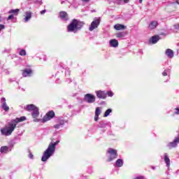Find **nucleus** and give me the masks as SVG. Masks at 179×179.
<instances>
[{
  "label": "nucleus",
  "mask_w": 179,
  "mask_h": 179,
  "mask_svg": "<svg viewBox=\"0 0 179 179\" xmlns=\"http://www.w3.org/2000/svg\"><path fill=\"white\" fill-rule=\"evenodd\" d=\"M16 128V124H14L12 121L8 123V126L1 129V132L2 135H5V136H9V135H12V132L15 131Z\"/></svg>",
  "instance_id": "3"
},
{
  "label": "nucleus",
  "mask_w": 179,
  "mask_h": 179,
  "mask_svg": "<svg viewBox=\"0 0 179 179\" xmlns=\"http://www.w3.org/2000/svg\"><path fill=\"white\" fill-rule=\"evenodd\" d=\"M23 121H26V117L22 116L21 117H17L11 120V122L14 124V125H17L19 122H23Z\"/></svg>",
  "instance_id": "9"
},
{
  "label": "nucleus",
  "mask_w": 179,
  "mask_h": 179,
  "mask_svg": "<svg viewBox=\"0 0 179 179\" xmlns=\"http://www.w3.org/2000/svg\"><path fill=\"white\" fill-rule=\"evenodd\" d=\"M112 112H113V110L111 109L106 110L103 115V117H108L110 115V113Z\"/></svg>",
  "instance_id": "28"
},
{
  "label": "nucleus",
  "mask_w": 179,
  "mask_h": 179,
  "mask_svg": "<svg viewBox=\"0 0 179 179\" xmlns=\"http://www.w3.org/2000/svg\"><path fill=\"white\" fill-rule=\"evenodd\" d=\"M101 114V108L96 107L95 110V115H100Z\"/></svg>",
  "instance_id": "26"
},
{
  "label": "nucleus",
  "mask_w": 179,
  "mask_h": 179,
  "mask_svg": "<svg viewBox=\"0 0 179 179\" xmlns=\"http://www.w3.org/2000/svg\"><path fill=\"white\" fill-rule=\"evenodd\" d=\"M95 93L98 99H107V93L104 91L99 90V91H96Z\"/></svg>",
  "instance_id": "8"
},
{
  "label": "nucleus",
  "mask_w": 179,
  "mask_h": 179,
  "mask_svg": "<svg viewBox=\"0 0 179 179\" xmlns=\"http://www.w3.org/2000/svg\"><path fill=\"white\" fill-rule=\"evenodd\" d=\"M143 0H139L140 3H142Z\"/></svg>",
  "instance_id": "41"
},
{
  "label": "nucleus",
  "mask_w": 179,
  "mask_h": 179,
  "mask_svg": "<svg viewBox=\"0 0 179 179\" xmlns=\"http://www.w3.org/2000/svg\"><path fill=\"white\" fill-rule=\"evenodd\" d=\"M107 152L110 155L107 162H113L114 159H117V157L118 156V154H117V150L109 148Z\"/></svg>",
  "instance_id": "4"
},
{
  "label": "nucleus",
  "mask_w": 179,
  "mask_h": 179,
  "mask_svg": "<svg viewBox=\"0 0 179 179\" xmlns=\"http://www.w3.org/2000/svg\"><path fill=\"white\" fill-rule=\"evenodd\" d=\"M31 73H33V70L30 69H25L22 70V76L24 78H27V76H31Z\"/></svg>",
  "instance_id": "10"
},
{
  "label": "nucleus",
  "mask_w": 179,
  "mask_h": 179,
  "mask_svg": "<svg viewBox=\"0 0 179 179\" xmlns=\"http://www.w3.org/2000/svg\"><path fill=\"white\" fill-rule=\"evenodd\" d=\"M165 54L168 58H174V51H173L171 49H166Z\"/></svg>",
  "instance_id": "11"
},
{
  "label": "nucleus",
  "mask_w": 179,
  "mask_h": 179,
  "mask_svg": "<svg viewBox=\"0 0 179 179\" xmlns=\"http://www.w3.org/2000/svg\"><path fill=\"white\" fill-rule=\"evenodd\" d=\"M114 29L115 30H125V29H127V27H125L124 24H116L114 26Z\"/></svg>",
  "instance_id": "14"
},
{
  "label": "nucleus",
  "mask_w": 179,
  "mask_h": 179,
  "mask_svg": "<svg viewBox=\"0 0 179 179\" xmlns=\"http://www.w3.org/2000/svg\"><path fill=\"white\" fill-rule=\"evenodd\" d=\"M168 147L169 148V149H173V148L177 147V143H175V141H173V142H171L168 144Z\"/></svg>",
  "instance_id": "23"
},
{
  "label": "nucleus",
  "mask_w": 179,
  "mask_h": 179,
  "mask_svg": "<svg viewBox=\"0 0 179 179\" xmlns=\"http://www.w3.org/2000/svg\"><path fill=\"white\" fill-rule=\"evenodd\" d=\"M106 94H108V96L109 97H113V96H114V93H113V92H111V91H108V92L106 93Z\"/></svg>",
  "instance_id": "30"
},
{
  "label": "nucleus",
  "mask_w": 179,
  "mask_h": 179,
  "mask_svg": "<svg viewBox=\"0 0 179 179\" xmlns=\"http://www.w3.org/2000/svg\"><path fill=\"white\" fill-rule=\"evenodd\" d=\"M19 55H20L21 57L26 56V50L24 49L21 50L19 52Z\"/></svg>",
  "instance_id": "29"
},
{
  "label": "nucleus",
  "mask_w": 179,
  "mask_h": 179,
  "mask_svg": "<svg viewBox=\"0 0 179 179\" xmlns=\"http://www.w3.org/2000/svg\"><path fill=\"white\" fill-rule=\"evenodd\" d=\"M109 44L111 45V47L115 48L118 47V41H117L116 39H112L110 41Z\"/></svg>",
  "instance_id": "16"
},
{
  "label": "nucleus",
  "mask_w": 179,
  "mask_h": 179,
  "mask_svg": "<svg viewBox=\"0 0 179 179\" xmlns=\"http://www.w3.org/2000/svg\"><path fill=\"white\" fill-rule=\"evenodd\" d=\"M1 105L2 104H6V99H5V98H1Z\"/></svg>",
  "instance_id": "31"
},
{
  "label": "nucleus",
  "mask_w": 179,
  "mask_h": 179,
  "mask_svg": "<svg viewBox=\"0 0 179 179\" xmlns=\"http://www.w3.org/2000/svg\"><path fill=\"white\" fill-rule=\"evenodd\" d=\"M94 121H99V115H95V116H94Z\"/></svg>",
  "instance_id": "37"
},
{
  "label": "nucleus",
  "mask_w": 179,
  "mask_h": 179,
  "mask_svg": "<svg viewBox=\"0 0 179 179\" xmlns=\"http://www.w3.org/2000/svg\"><path fill=\"white\" fill-rule=\"evenodd\" d=\"M158 24L159 23L157 21H152L148 26V29H150V30H153L157 27Z\"/></svg>",
  "instance_id": "13"
},
{
  "label": "nucleus",
  "mask_w": 179,
  "mask_h": 179,
  "mask_svg": "<svg viewBox=\"0 0 179 179\" xmlns=\"http://www.w3.org/2000/svg\"><path fill=\"white\" fill-rule=\"evenodd\" d=\"M101 179H104V178H101Z\"/></svg>",
  "instance_id": "42"
},
{
  "label": "nucleus",
  "mask_w": 179,
  "mask_h": 179,
  "mask_svg": "<svg viewBox=\"0 0 179 179\" xmlns=\"http://www.w3.org/2000/svg\"><path fill=\"white\" fill-rule=\"evenodd\" d=\"M20 10H19V8H16L15 10H10L9 11V13H13V15H15V16H17V15L19 14Z\"/></svg>",
  "instance_id": "24"
},
{
  "label": "nucleus",
  "mask_w": 179,
  "mask_h": 179,
  "mask_svg": "<svg viewBox=\"0 0 179 179\" xmlns=\"http://www.w3.org/2000/svg\"><path fill=\"white\" fill-rule=\"evenodd\" d=\"M46 10H43L41 11V15H44V13H45Z\"/></svg>",
  "instance_id": "39"
},
{
  "label": "nucleus",
  "mask_w": 179,
  "mask_h": 179,
  "mask_svg": "<svg viewBox=\"0 0 179 179\" xmlns=\"http://www.w3.org/2000/svg\"><path fill=\"white\" fill-rule=\"evenodd\" d=\"M83 26H85V22L79 20L73 19L67 26V31H69V33H76V31L81 30Z\"/></svg>",
  "instance_id": "1"
},
{
  "label": "nucleus",
  "mask_w": 179,
  "mask_h": 179,
  "mask_svg": "<svg viewBox=\"0 0 179 179\" xmlns=\"http://www.w3.org/2000/svg\"><path fill=\"white\" fill-rule=\"evenodd\" d=\"M164 162L166 164L167 167H170V158H169L167 155L164 156Z\"/></svg>",
  "instance_id": "22"
},
{
  "label": "nucleus",
  "mask_w": 179,
  "mask_h": 179,
  "mask_svg": "<svg viewBox=\"0 0 179 179\" xmlns=\"http://www.w3.org/2000/svg\"><path fill=\"white\" fill-rule=\"evenodd\" d=\"M13 17H14L13 15H10L8 17L7 20H12V19H13Z\"/></svg>",
  "instance_id": "34"
},
{
  "label": "nucleus",
  "mask_w": 179,
  "mask_h": 179,
  "mask_svg": "<svg viewBox=\"0 0 179 179\" xmlns=\"http://www.w3.org/2000/svg\"><path fill=\"white\" fill-rule=\"evenodd\" d=\"M3 29H5V25L0 24V31H1V30H3Z\"/></svg>",
  "instance_id": "36"
},
{
  "label": "nucleus",
  "mask_w": 179,
  "mask_h": 179,
  "mask_svg": "<svg viewBox=\"0 0 179 179\" xmlns=\"http://www.w3.org/2000/svg\"><path fill=\"white\" fill-rule=\"evenodd\" d=\"M36 108H37V106H36L34 104H29V105H27L26 107L27 111H34Z\"/></svg>",
  "instance_id": "17"
},
{
  "label": "nucleus",
  "mask_w": 179,
  "mask_h": 179,
  "mask_svg": "<svg viewBox=\"0 0 179 179\" xmlns=\"http://www.w3.org/2000/svg\"><path fill=\"white\" fill-rule=\"evenodd\" d=\"M59 127H61V124H55L54 125V128H55L56 129H59Z\"/></svg>",
  "instance_id": "35"
},
{
  "label": "nucleus",
  "mask_w": 179,
  "mask_h": 179,
  "mask_svg": "<svg viewBox=\"0 0 179 179\" xmlns=\"http://www.w3.org/2000/svg\"><path fill=\"white\" fill-rule=\"evenodd\" d=\"M160 40V36L159 35H155L150 39V43H152V44H156L157 41Z\"/></svg>",
  "instance_id": "12"
},
{
  "label": "nucleus",
  "mask_w": 179,
  "mask_h": 179,
  "mask_svg": "<svg viewBox=\"0 0 179 179\" xmlns=\"http://www.w3.org/2000/svg\"><path fill=\"white\" fill-rule=\"evenodd\" d=\"M125 36V33L124 32H119L116 34V37L117 38H122V37Z\"/></svg>",
  "instance_id": "25"
},
{
  "label": "nucleus",
  "mask_w": 179,
  "mask_h": 179,
  "mask_svg": "<svg viewBox=\"0 0 179 179\" xmlns=\"http://www.w3.org/2000/svg\"><path fill=\"white\" fill-rule=\"evenodd\" d=\"M176 111L174 113V114H176V115H179V108H175Z\"/></svg>",
  "instance_id": "32"
},
{
  "label": "nucleus",
  "mask_w": 179,
  "mask_h": 179,
  "mask_svg": "<svg viewBox=\"0 0 179 179\" xmlns=\"http://www.w3.org/2000/svg\"><path fill=\"white\" fill-rule=\"evenodd\" d=\"M100 18H94L89 28L90 31H93L94 29H97L100 25Z\"/></svg>",
  "instance_id": "7"
},
{
  "label": "nucleus",
  "mask_w": 179,
  "mask_h": 179,
  "mask_svg": "<svg viewBox=\"0 0 179 179\" xmlns=\"http://www.w3.org/2000/svg\"><path fill=\"white\" fill-rule=\"evenodd\" d=\"M29 159H34V156L33 155V154L30 151L29 152Z\"/></svg>",
  "instance_id": "33"
},
{
  "label": "nucleus",
  "mask_w": 179,
  "mask_h": 179,
  "mask_svg": "<svg viewBox=\"0 0 179 179\" xmlns=\"http://www.w3.org/2000/svg\"><path fill=\"white\" fill-rule=\"evenodd\" d=\"M84 101H86V103H88L89 104H92V103L96 101V96L92 94H87L84 96Z\"/></svg>",
  "instance_id": "6"
},
{
  "label": "nucleus",
  "mask_w": 179,
  "mask_h": 179,
  "mask_svg": "<svg viewBox=\"0 0 179 179\" xmlns=\"http://www.w3.org/2000/svg\"><path fill=\"white\" fill-rule=\"evenodd\" d=\"M26 16L24 18L25 22H29L31 19V12H26Z\"/></svg>",
  "instance_id": "18"
},
{
  "label": "nucleus",
  "mask_w": 179,
  "mask_h": 179,
  "mask_svg": "<svg viewBox=\"0 0 179 179\" xmlns=\"http://www.w3.org/2000/svg\"><path fill=\"white\" fill-rule=\"evenodd\" d=\"M55 117V113L54 110H50L46 113V115L42 119V122H47V121H50V120H52Z\"/></svg>",
  "instance_id": "5"
},
{
  "label": "nucleus",
  "mask_w": 179,
  "mask_h": 179,
  "mask_svg": "<svg viewBox=\"0 0 179 179\" xmlns=\"http://www.w3.org/2000/svg\"><path fill=\"white\" fill-rule=\"evenodd\" d=\"M116 166L117 167H122V166H124V161H122L121 159H118L116 161Z\"/></svg>",
  "instance_id": "21"
},
{
  "label": "nucleus",
  "mask_w": 179,
  "mask_h": 179,
  "mask_svg": "<svg viewBox=\"0 0 179 179\" xmlns=\"http://www.w3.org/2000/svg\"><path fill=\"white\" fill-rule=\"evenodd\" d=\"M162 75H163V76H167V71H164L162 73Z\"/></svg>",
  "instance_id": "38"
},
{
  "label": "nucleus",
  "mask_w": 179,
  "mask_h": 179,
  "mask_svg": "<svg viewBox=\"0 0 179 179\" xmlns=\"http://www.w3.org/2000/svg\"><path fill=\"white\" fill-rule=\"evenodd\" d=\"M9 152V147L4 145L1 146L0 148V152L1 153H8Z\"/></svg>",
  "instance_id": "19"
},
{
  "label": "nucleus",
  "mask_w": 179,
  "mask_h": 179,
  "mask_svg": "<svg viewBox=\"0 0 179 179\" xmlns=\"http://www.w3.org/2000/svg\"><path fill=\"white\" fill-rule=\"evenodd\" d=\"M40 115V112L38 111V108H36L34 111H32L33 118H37Z\"/></svg>",
  "instance_id": "20"
},
{
  "label": "nucleus",
  "mask_w": 179,
  "mask_h": 179,
  "mask_svg": "<svg viewBox=\"0 0 179 179\" xmlns=\"http://www.w3.org/2000/svg\"><path fill=\"white\" fill-rule=\"evenodd\" d=\"M59 143V141H57L55 143H50L48 147V149L44 152L41 158L42 162H47L54 152H55V146Z\"/></svg>",
  "instance_id": "2"
},
{
  "label": "nucleus",
  "mask_w": 179,
  "mask_h": 179,
  "mask_svg": "<svg viewBox=\"0 0 179 179\" xmlns=\"http://www.w3.org/2000/svg\"><path fill=\"white\" fill-rule=\"evenodd\" d=\"M1 108H3V110L4 111H9V107L8 106V105L6 103L2 104Z\"/></svg>",
  "instance_id": "27"
},
{
  "label": "nucleus",
  "mask_w": 179,
  "mask_h": 179,
  "mask_svg": "<svg viewBox=\"0 0 179 179\" xmlns=\"http://www.w3.org/2000/svg\"><path fill=\"white\" fill-rule=\"evenodd\" d=\"M83 2H89V1H90V0H83Z\"/></svg>",
  "instance_id": "40"
},
{
  "label": "nucleus",
  "mask_w": 179,
  "mask_h": 179,
  "mask_svg": "<svg viewBox=\"0 0 179 179\" xmlns=\"http://www.w3.org/2000/svg\"><path fill=\"white\" fill-rule=\"evenodd\" d=\"M59 16L61 19H63V20H68V13L65 11H61L59 13Z\"/></svg>",
  "instance_id": "15"
}]
</instances>
